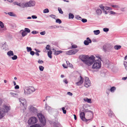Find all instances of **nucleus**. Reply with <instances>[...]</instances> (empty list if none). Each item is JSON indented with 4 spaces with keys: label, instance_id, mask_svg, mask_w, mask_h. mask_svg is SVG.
Returning <instances> with one entry per match:
<instances>
[{
    "label": "nucleus",
    "instance_id": "obj_12",
    "mask_svg": "<svg viewBox=\"0 0 127 127\" xmlns=\"http://www.w3.org/2000/svg\"><path fill=\"white\" fill-rule=\"evenodd\" d=\"M80 117L81 119L83 121H85L86 122H87L88 121L90 120V119H86L85 117V114L84 112H81L80 113Z\"/></svg>",
    "mask_w": 127,
    "mask_h": 127
},
{
    "label": "nucleus",
    "instance_id": "obj_25",
    "mask_svg": "<svg viewBox=\"0 0 127 127\" xmlns=\"http://www.w3.org/2000/svg\"><path fill=\"white\" fill-rule=\"evenodd\" d=\"M45 106L46 110L48 111L51 109V108L50 107L47 105L46 103Z\"/></svg>",
    "mask_w": 127,
    "mask_h": 127
},
{
    "label": "nucleus",
    "instance_id": "obj_13",
    "mask_svg": "<svg viewBox=\"0 0 127 127\" xmlns=\"http://www.w3.org/2000/svg\"><path fill=\"white\" fill-rule=\"evenodd\" d=\"M27 7H33L35 6V2L34 1L31 0L28 2H26Z\"/></svg>",
    "mask_w": 127,
    "mask_h": 127
},
{
    "label": "nucleus",
    "instance_id": "obj_17",
    "mask_svg": "<svg viewBox=\"0 0 127 127\" xmlns=\"http://www.w3.org/2000/svg\"><path fill=\"white\" fill-rule=\"evenodd\" d=\"M84 100L88 103H92L91 99L90 98L89 99L88 98H85L84 99Z\"/></svg>",
    "mask_w": 127,
    "mask_h": 127
},
{
    "label": "nucleus",
    "instance_id": "obj_21",
    "mask_svg": "<svg viewBox=\"0 0 127 127\" xmlns=\"http://www.w3.org/2000/svg\"><path fill=\"white\" fill-rule=\"evenodd\" d=\"M52 53V52L51 51H50L48 52V57L50 59H51L52 58V56L51 55Z\"/></svg>",
    "mask_w": 127,
    "mask_h": 127
},
{
    "label": "nucleus",
    "instance_id": "obj_50",
    "mask_svg": "<svg viewBox=\"0 0 127 127\" xmlns=\"http://www.w3.org/2000/svg\"><path fill=\"white\" fill-rule=\"evenodd\" d=\"M38 32L36 31H32V33L34 34H37L38 33Z\"/></svg>",
    "mask_w": 127,
    "mask_h": 127
},
{
    "label": "nucleus",
    "instance_id": "obj_45",
    "mask_svg": "<svg viewBox=\"0 0 127 127\" xmlns=\"http://www.w3.org/2000/svg\"><path fill=\"white\" fill-rule=\"evenodd\" d=\"M49 16L51 17V18L55 19V17H56V16L55 15H51Z\"/></svg>",
    "mask_w": 127,
    "mask_h": 127
},
{
    "label": "nucleus",
    "instance_id": "obj_41",
    "mask_svg": "<svg viewBox=\"0 0 127 127\" xmlns=\"http://www.w3.org/2000/svg\"><path fill=\"white\" fill-rule=\"evenodd\" d=\"M104 9L106 10H112V8H110V7H108V6H105L104 7Z\"/></svg>",
    "mask_w": 127,
    "mask_h": 127
},
{
    "label": "nucleus",
    "instance_id": "obj_9",
    "mask_svg": "<svg viewBox=\"0 0 127 127\" xmlns=\"http://www.w3.org/2000/svg\"><path fill=\"white\" fill-rule=\"evenodd\" d=\"M19 101L21 102V105H22L25 109L27 107V101L24 98H19Z\"/></svg>",
    "mask_w": 127,
    "mask_h": 127
},
{
    "label": "nucleus",
    "instance_id": "obj_39",
    "mask_svg": "<svg viewBox=\"0 0 127 127\" xmlns=\"http://www.w3.org/2000/svg\"><path fill=\"white\" fill-rule=\"evenodd\" d=\"M56 22L57 23H58L59 24H60L61 23L62 21L60 19H58L56 20Z\"/></svg>",
    "mask_w": 127,
    "mask_h": 127
},
{
    "label": "nucleus",
    "instance_id": "obj_24",
    "mask_svg": "<svg viewBox=\"0 0 127 127\" xmlns=\"http://www.w3.org/2000/svg\"><path fill=\"white\" fill-rule=\"evenodd\" d=\"M7 54L9 56H13L14 55V53L12 51H10L7 52Z\"/></svg>",
    "mask_w": 127,
    "mask_h": 127
},
{
    "label": "nucleus",
    "instance_id": "obj_3",
    "mask_svg": "<svg viewBox=\"0 0 127 127\" xmlns=\"http://www.w3.org/2000/svg\"><path fill=\"white\" fill-rule=\"evenodd\" d=\"M24 94L26 95H29L35 91L34 88L32 86H26L24 87Z\"/></svg>",
    "mask_w": 127,
    "mask_h": 127
},
{
    "label": "nucleus",
    "instance_id": "obj_62",
    "mask_svg": "<svg viewBox=\"0 0 127 127\" xmlns=\"http://www.w3.org/2000/svg\"><path fill=\"white\" fill-rule=\"evenodd\" d=\"M63 67L64 68H67V67L66 65L65 64H63Z\"/></svg>",
    "mask_w": 127,
    "mask_h": 127
},
{
    "label": "nucleus",
    "instance_id": "obj_42",
    "mask_svg": "<svg viewBox=\"0 0 127 127\" xmlns=\"http://www.w3.org/2000/svg\"><path fill=\"white\" fill-rule=\"evenodd\" d=\"M50 46L49 45H47L46 47V49L47 50H48L49 51H50Z\"/></svg>",
    "mask_w": 127,
    "mask_h": 127
},
{
    "label": "nucleus",
    "instance_id": "obj_16",
    "mask_svg": "<svg viewBox=\"0 0 127 127\" xmlns=\"http://www.w3.org/2000/svg\"><path fill=\"white\" fill-rule=\"evenodd\" d=\"M20 7L22 8H24L25 7H27V4L26 2L24 3H20Z\"/></svg>",
    "mask_w": 127,
    "mask_h": 127
},
{
    "label": "nucleus",
    "instance_id": "obj_28",
    "mask_svg": "<svg viewBox=\"0 0 127 127\" xmlns=\"http://www.w3.org/2000/svg\"><path fill=\"white\" fill-rule=\"evenodd\" d=\"M94 34L95 35H98L100 33V31L99 30H95L94 31Z\"/></svg>",
    "mask_w": 127,
    "mask_h": 127
},
{
    "label": "nucleus",
    "instance_id": "obj_52",
    "mask_svg": "<svg viewBox=\"0 0 127 127\" xmlns=\"http://www.w3.org/2000/svg\"><path fill=\"white\" fill-rule=\"evenodd\" d=\"M82 21L83 23H85L87 21V20L86 19H83L82 20Z\"/></svg>",
    "mask_w": 127,
    "mask_h": 127
},
{
    "label": "nucleus",
    "instance_id": "obj_6",
    "mask_svg": "<svg viewBox=\"0 0 127 127\" xmlns=\"http://www.w3.org/2000/svg\"><path fill=\"white\" fill-rule=\"evenodd\" d=\"M29 112L33 115L37 113V110L36 108L32 105H30L29 108Z\"/></svg>",
    "mask_w": 127,
    "mask_h": 127
},
{
    "label": "nucleus",
    "instance_id": "obj_58",
    "mask_svg": "<svg viewBox=\"0 0 127 127\" xmlns=\"http://www.w3.org/2000/svg\"><path fill=\"white\" fill-rule=\"evenodd\" d=\"M67 94L70 96H72V94L69 92H67Z\"/></svg>",
    "mask_w": 127,
    "mask_h": 127
},
{
    "label": "nucleus",
    "instance_id": "obj_48",
    "mask_svg": "<svg viewBox=\"0 0 127 127\" xmlns=\"http://www.w3.org/2000/svg\"><path fill=\"white\" fill-rule=\"evenodd\" d=\"M109 30V29L108 28H105L103 29V31L104 32H108Z\"/></svg>",
    "mask_w": 127,
    "mask_h": 127
},
{
    "label": "nucleus",
    "instance_id": "obj_1",
    "mask_svg": "<svg viewBox=\"0 0 127 127\" xmlns=\"http://www.w3.org/2000/svg\"><path fill=\"white\" fill-rule=\"evenodd\" d=\"M80 58L84 64L89 66L92 65L95 60V57L93 56L87 58V56L83 55L80 57Z\"/></svg>",
    "mask_w": 127,
    "mask_h": 127
},
{
    "label": "nucleus",
    "instance_id": "obj_30",
    "mask_svg": "<svg viewBox=\"0 0 127 127\" xmlns=\"http://www.w3.org/2000/svg\"><path fill=\"white\" fill-rule=\"evenodd\" d=\"M116 88L114 87H112L110 89V91L112 92H113L114 91L116 90Z\"/></svg>",
    "mask_w": 127,
    "mask_h": 127
},
{
    "label": "nucleus",
    "instance_id": "obj_33",
    "mask_svg": "<svg viewBox=\"0 0 127 127\" xmlns=\"http://www.w3.org/2000/svg\"><path fill=\"white\" fill-rule=\"evenodd\" d=\"M71 45H72L71 48H76L77 47V46L75 45H73V43H71Z\"/></svg>",
    "mask_w": 127,
    "mask_h": 127
},
{
    "label": "nucleus",
    "instance_id": "obj_46",
    "mask_svg": "<svg viewBox=\"0 0 127 127\" xmlns=\"http://www.w3.org/2000/svg\"><path fill=\"white\" fill-rule=\"evenodd\" d=\"M110 14H113V15H115V14H116L117 15L118 14V13H116L114 11H111L110 12Z\"/></svg>",
    "mask_w": 127,
    "mask_h": 127
},
{
    "label": "nucleus",
    "instance_id": "obj_26",
    "mask_svg": "<svg viewBox=\"0 0 127 127\" xmlns=\"http://www.w3.org/2000/svg\"><path fill=\"white\" fill-rule=\"evenodd\" d=\"M96 12L98 15H99L101 14L102 11L101 10L98 9L96 10Z\"/></svg>",
    "mask_w": 127,
    "mask_h": 127
},
{
    "label": "nucleus",
    "instance_id": "obj_38",
    "mask_svg": "<svg viewBox=\"0 0 127 127\" xmlns=\"http://www.w3.org/2000/svg\"><path fill=\"white\" fill-rule=\"evenodd\" d=\"M26 48L27 50V51L28 52L31 51L32 50V48L31 47H27Z\"/></svg>",
    "mask_w": 127,
    "mask_h": 127
},
{
    "label": "nucleus",
    "instance_id": "obj_14",
    "mask_svg": "<svg viewBox=\"0 0 127 127\" xmlns=\"http://www.w3.org/2000/svg\"><path fill=\"white\" fill-rule=\"evenodd\" d=\"M78 79L79 81L78 82L76 83V84L78 86H80L83 83V79L81 76H80Z\"/></svg>",
    "mask_w": 127,
    "mask_h": 127
},
{
    "label": "nucleus",
    "instance_id": "obj_61",
    "mask_svg": "<svg viewBox=\"0 0 127 127\" xmlns=\"http://www.w3.org/2000/svg\"><path fill=\"white\" fill-rule=\"evenodd\" d=\"M68 66L70 67V68H71L72 67V64L69 63L68 65Z\"/></svg>",
    "mask_w": 127,
    "mask_h": 127
},
{
    "label": "nucleus",
    "instance_id": "obj_8",
    "mask_svg": "<svg viewBox=\"0 0 127 127\" xmlns=\"http://www.w3.org/2000/svg\"><path fill=\"white\" fill-rule=\"evenodd\" d=\"M79 50L78 49H73L66 52L65 54L68 55H74Z\"/></svg>",
    "mask_w": 127,
    "mask_h": 127
},
{
    "label": "nucleus",
    "instance_id": "obj_37",
    "mask_svg": "<svg viewBox=\"0 0 127 127\" xmlns=\"http://www.w3.org/2000/svg\"><path fill=\"white\" fill-rule=\"evenodd\" d=\"M111 6L114 8H119V7L118 5H111Z\"/></svg>",
    "mask_w": 127,
    "mask_h": 127
},
{
    "label": "nucleus",
    "instance_id": "obj_18",
    "mask_svg": "<svg viewBox=\"0 0 127 127\" xmlns=\"http://www.w3.org/2000/svg\"><path fill=\"white\" fill-rule=\"evenodd\" d=\"M108 116L110 117H112L114 115V114L111 110H110L108 112Z\"/></svg>",
    "mask_w": 127,
    "mask_h": 127
},
{
    "label": "nucleus",
    "instance_id": "obj_35",
    "mask_svg": "<svg viewBox=\"0 0 127 127\" xmlns=\"http://www.w3.org/2000/svg\"><path fill=\"white\" fill-rule=\"evenodd\" d=\"M49 11L48 9L46 8L43 10V12L44 13H48L49 12Z\"/></svg>",
    "mask_w": 127,
    "mask_h": 127
},
{
    "label": "nucleus",
    "instance_id": "obj_7",
    "mask_svg": "<svg viewBox=\"0 0 127 127\" xmlns=\"http://www.w3.org/2000/svg\"><path fill=\"white\" fill-rule=\"evenodd\" d=\"M37 121V120L35 117H32L30 118L28 121L29 124H32L36 123Z\"/></svg>",
    "mask_w": 127,
    "mask_h": 127
},
{
    "label": "nucleus",
    "instance_id": "obj_27",
    "mask_svg": "<svg viewBox=\"0 0 127 127\" xmlns=\"http://www.w3.org/2000/svg\"><path fill=\"white\" fill-rule=\"evenodd\" d=\"M69 19H73L74 17V15H73L71 13H70L69 14Z\"/></svg>",
    "mask_w": 127,
    "mask_h": 127
},
{
    "label": "nucleus",
    "instance_id": "obj_40",
    "mask_svg": "<svg viewBox=\"0 0 127 127\" xmlns=\"http://www.w3.org/2000/svg\"><path fill=\"white\" fill-rule=\"evenodd\" d=\"M58 10L59 11V12L61 14H63V11L59 7L58 8Z\"/></svg>",
    "mask_w": 127,
    "mask_h": 127
},
{
    "label": "nucleus",
    "instance_id": "obj_47",
    "mask_svg": "<svg viewBox=\"0 0 127 127\" xmlns=\"http://www.w3.org/2000/svg\"><path fill=\"white\" fill-rule=\"evenodd\" d=\"M20 3H19L17 2L16 1L14 2V3L15 5H17L19 6H20Z\"/></svg>",
    "mask_w": 127,
    "mask_h": 127
},
{
    "label": "nucleus",
    "instance_id": "obj_64",
    "mask_svg": "<svg viewBox=\"0 0 127 127\" xmlns=\"http://www.w3.org/2000/svg\"><path fill=\"white\" fill-rule=\"evenodd\" d=\"M35 50L36 52H40V51H39L38 49H35Z\"/></svg>",
    "mask_w": 127,
    "mask_h": 127
},
{
    "label": "nucleus",
    "instance_id": "obj_34",
    "mask_svg": "<svg viewBox=\"0 0 127 127\" xmlns=\"http://www.w3.org/2000/svg\"><path fill=\"white\" fill-rule=\"evenodd\" d=\"M7 14L11 16H14L15 15L13 12H8L7 13Z\"/></svg>",
    "mask_w": 127,
    "mask_h": 127
},
{
    "label": "nucleus",
    "instance_id": "obj_56",
    "mask_svg": "<svg viewBox=\"0 0 127 127\" xmlns=\"http://www.w3.org/2000/svg\"><path fill=\"white\" fill-rule=\"evenodd\" d=\"M63 81L65 83V84H67L68 83V82L67 80V79H64V80H63Z\"/></svg>",
    "mask_w": 127,
    "mask_h": 127
},
{
    "label": "nucleus",
    "instance_id": "obj_4",
    "mask_svg": "<svg viewBox=\"0 0 127 127\" xmlns=\"http://www.w3.org/2000/svg\"><path fill=\"white\" fill-rule=\"evenodd\" d=\"M92 66V68L98 69H100L101 67V63L100 60H95Z\"/></svg>",
    "mask_w": 127,
    "mask_h": 127
},
{
    "label": "nucleus",
    "instance_id": "obj_54",
    "mask_svg": "<svg viewBox=\"0 0 127 127\" xmlns=\"http://www.w3.org/2000/svg\"><path fill=\"white\" fill-rule=\"evenodd\" d=\"M76 19L80 20L81 19V17L80 16H79L77 15L76 17Z\"/></svg>",
    "mask_w": 127,
    "mask_h": 127
},
{
    "label": "nucleus",
    "instance_id": "obj_23",
    "mask_svg": "<svg viewBox=\"0 0 127 127\" xmlns=\"http://www.w3.org/2000/svg\"><path fill=\"white\" fill-rule=\"evenodd\" d=\"M121 46L119 45H116L114 46V49L116 50H118L121 49Z\"/></svg>",
    "mask_w": 127,
    "mask_h": 127
},
{
    "label": "nucleus",
    "instance_id": "obj_20",
    "mask_svg": "<svg viewBox=\"0 0 127 127\" xmlns=\"http://www.w3.org/2000/svg\"><path fill=\"white\" fill-rule=\"evenodd\" d=\"M22 31H23L22 33V35L23 37H24L27 35V33L26 32L24 31L21 30V31L20 32H21Z\"/></svg>",
    "mask_w": 127,
    "mask_h": 127
},
{
    "label": "nucleus",
    "instance_id": "obj_22",
    "mask_svg": "<svg viewBox=\"0 0 127 127\" xmlns=\"http://www.w3.org/2000/svg\"><path fill=\"white\" fill-rule=\"evenodd\" d=\"M62 51H55L54 53V54L55 55H57L60 54L62 53Z\"/></svg>",
    "mask_w": 127,
    "mask_h": 127
},
{
    "label": "nucleus",
    "instance_id": "obj_59",
    "mask_svg": "<svg viewBox=\"0 0 127 127\" xmlns=\"http://www.w3.org/2000/svg\"><path fill=\"white\" fill-rule=\"evenodd\" d=\"M32 17L33 19H36L37 18V17L35 15H32Z\"/></svg>",
    "mask_w": 127,
    "mask_h": 127
},
{
    "label": "nucleus",
    "instance_id": "obj_5",
    "mask_svg": "<svg viewBox=\"0 0 127 127\" xmlns=\"http://www.w3.org/2000/svg\"><path fill=\"white\" fill-rule=\"evenodd\" d=\"M37 116L41 124L43 126H45L46 124V121L44 115L41 113H39L37 114Z\"/></svg>",
    "mask_w": 127,
    "mask_h": 127
},
{
    "label": "nucleus",
    "instance_id": "obj_36",
    "mask_svg": "<svg viewBox=\"0 0 127 127\" xmlns=\"http://www.w3.org/2000/svg\"><path fill=\"white\" fill-rule=\"evenodd\" d=\"M39 68L40 71H42L44 70V67L42 66H39Z\"/></svg>",
    "mask_w": 127,
    "mask_h": 127
},
{
    "label": "nucleus",
    "instance_id": "obj_60",
    "mask_svg": "<svg viewBox=\"0 0 127 127\" xmlns=\"http://www.w3.org/2000/svg\"><path fill=\"white\" fill-rule=\"evenodd\" d=\"M15 88L16 89L19 88V86L18 85H16L15 87Z\"/></svg>",
    "mask_w": 127,
    "mask_h": 127
},
{
    "label": "nucleus",
    "instance_id": "obj_10",
    "mask_svg": "<svg viewBox=\"0 0 127 127\" xmlns=\"http://www.w3.org/2000/svg\"><path fill=\"white\" fill-rule=\"evenodd\" d=\"M0 33L3 32L6 30V27L4 26L3 23L0 21Z\"/></svg>",
    "mask_w": 127,
    "mask_h": 127
},
{
    "label": "nucleus",
    "instance_id": "obj_11",
    "mask_svg": "<svg viewBox=\"0 0 127 127\" xmlns=\"http://www.w3.org/2000/svg\"><path fill=\"white\" fill-rule=\"evenodd\" d=\"M91 84V83L89 78L87 77H86L85 81V86L86 87H88L90 86Z\"/></svg>",
    "mask_w": 127,
    "mask_h": 127
},
{
    "label": "nucleus",
    "instance_id": "obj_31",
    "mask_svg": "<svg viewBox=\"0 0 127 127\" xmlns=\"http://www.w3.org/2000/svg\"><path fill=\"white\" fill-rule=\"evenodd\" d=\"M30 127H41L39 125L35 124L31 126Z\"/></svg>",
    "mask_w": 127,
    "mask_h": 127
},
{
    "label": "nucleus",
    "instance_id": "obj_15",
    "mask_svg": "<svg viewBox=\"0 0 127 127\" xmlns=\"http://www.w3.org/2000/svg\"><path fill=\"white\" fill-rule=\"evenodd\" d=\"M92 42L91 40L89 38L87 37V40H85L84 42V44L86 45H88L89 43Z\"/></svg>",
    "mask_w": 127,
    "mask_h": 127
},
{
    "label": "nucleus",
    "instance_id": "obj_49",
    "mask_svg": "<svg viewBox=\"0 0 127 127\" xmlns=\"http://www.w3.org/2000/svg\"><path fill=\"white\" fill-rule=\"evenodd\" d=\"M38 63L39 64H42L44 63V62L42 60H39L38 61Z\"/></svg>",
    "mask_w": 127,
    "mask_h": 127
},
{
    "label": "nucleus",
    "instance_id": "obj_63",
    "mask_svg": "<svg viewBox=\"0 0 127 127\" xmlns=\"http://www.w3.org/2000/svg\"><path fill=\"white\" fill-rule=\"evenodd\" d=\"M2 99L0 98V106L2 104Z\"/></svg>",
    "mask_w": 127,
    "mask_h": 127
},
{
    "label": "nucleus",
    "instance_id": "obj_29",
    "mask_svg": "<svg viewBox=\"0 0 127 127\" xmlns=\"http://www.w3.org/2000/svg\"><path fill=\"white\" fill-rule=\"evenodd\" d=\"M60 110H61V109L63 111V113L64 114H65L66 113V110H65V108L64 107H63L62 108L60 109Z\"/></svg>",
    "mask_w": 127,
    "mask_h": 127
},
{
    "label": "nucleus",
    "instance_id": "obj_53",
    "mask_svg": "<svg viewBox=\"0 0 127 127\" xmlns=\"http://www.w3.org/2000/svg\"><path fill=\"white\" fill-rule=\"evenodd\" d=\"M46 33L45 32V31L42 32H40V34L42 35H43L45 34Z\"/></svg>",
    "mask_w": 127,
    "mask_h": 127
},
{
    "label": "nucleus",
    "instance_id": "obj_2",
    "mask_svg": "<svg viewBox=\"0 0 127 127\" xmlns=\"http://www.w3.org/2000/svg\"><path fill=\"white\" fill-rule=\"evenodd\" d=\"M10 107L9 105L6 104L3 105V108L0 107V119L3 117L5 113L9 111Z\"/></svg>",
    "mask_w": 127,
    "mask_h": 127
},
{
    "label": "nucleus",
    "instance_id": "obj_19",
    "mask_svg": "<svg viewBox=\"0 0 127 127\" xmlns=\"http://www.w3.org/2000/svg\"><path fill=\"white\" fill-rule=\"evenodd\" d=\"M11 96L13 97H16L17 96V94L13 92H11L10 93Z\"/></svg>",
    "mask_w": 127,
    "mask_h": 127
},
{
    "label": "nucleus",
    "instance_id": "obj_44",
    "mask_svg": "<svg viewBox=\"0 0 127 127\" xmlns=\"http://www.w3.org/2000/svg\"><path fill=\"white\" fill-rule=\"evenodd\" d=\"M17 57L16 55H14L12 57V59L13 60H15L17 59Z\"/></svg>",
    "mask_w": 127,
    "mask_h": 127
},
{
    "label": "nucleus",
    "instance_id": "obj_32",
    "mask_svg": "<svg viewBox=\"0 0 127 127\" xmlns=\"http://www.w3.org/2000/svg\"><path fill=\"white\" fill-rule=\"evenodd\" d=\"M24 30V31L27 33H30V30L28 28H25Z\"/></svg>",
    "mask_w": 127,
    "mask_h": 127
},
{
    "label": "nucleus",
    "instance_id": "obj_55",
    "mask_svg": "<svg viewBox=\"0 0 127 127\" xmlns=\"http://www.w3.org/2000/svg\"><path fill=\"white\" fill-rule=\"evenodd\" d=\"M35 54L34 52L33 51H30V54L32 55H33Z\"/></svg>",
    "mask_w": 127,
    "mask_h": 127
},
{
    "label": "nucleus",
    "instance_id": "obj_43",
    "mask_svg": "<svg viewBox=\"0 0 127 127\" xmlns=\"http://www.w3.org/2000/svg\"><path fill=\"white\" fill-rule=\"evenodd\" d=\"M124 65L125 69L126 70H127V62H124Z\"/></svg>",
    "mask_w": 127,
    "mask_h": 127
},
{
    "label": "nucleus",
    "instance_id": "obj_57",
    "mask_svg": "<svg viewBox=\"0 0 127 127\" xmlns=\"http://www.w3.org/2000/svg\"><path fill=\"white\" fill-rule=\"evenodd\" d=\"M103 49L104 51H105L106 50V46L105 45H104L103 47Z\"/></svg>",
    "mask_w": 127,
    "mask_h": 127
},
{
    "label": "nucleus",
    "instance_id": "obj_51",
    "mask_svg": "<svg viewBox=\"0 0 127 127\" xmlns=\"http://www.w3.org/2000/svg\"><path fill=\"white\" fill-rule=\"evenodd\" d=\"M99 6L102 10H104V7L102 5H100Z\"/></svg>",
    "mask_w": 127,
    "mask_h": 127
}]
</instances>
